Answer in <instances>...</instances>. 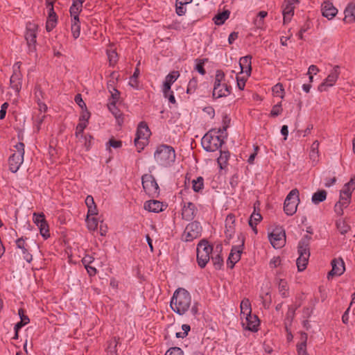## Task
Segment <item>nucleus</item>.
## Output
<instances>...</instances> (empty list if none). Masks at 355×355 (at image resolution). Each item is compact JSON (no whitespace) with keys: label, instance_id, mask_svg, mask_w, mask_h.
<instances>
[{"label":"nucleus","instance_id":"f257e3e1","mask_svg":"<svg viewBox=\"0 0 355 355\" xmlns=\"http://www.w3.org/2000/svg\"><path fill=\"white\" fill-rule=\"evenodd\" d=\"M175 157V149L167 145L159 146L154 153L157 163L164 167H168L174 164Z\"/></svg>","mask_w":355,"mask_h":355},{"label":"nucleus","instance_id":"f03ea898","mask_svg":"<svg viewBox=\"0 0 355 355\" xmlns=\"http://www.w3.org/2000/svg\"><path fill=\"white\" fill-rule=\"evenodd\" d=\"M309 244V237L308 236L302 238L298 243L299 257L296 261V264L300 272L303 271L306 268L310 256Z\"/></svg>","mask_w":355,"mask_h":355},{"label":"nucleus","instance_id":"7ed1b4c3","mask_svg":"<svg viewBox=\"0 0 355 355\" xmlns=\"http://www.w3.org/2000/svg\"><path fill=\"white\" fill-rule=\"evenodd\" d=\"M142 187L150 197L157 198L159 194V187L158 184L151 174H144L141 177Z\"/></svg>","mask_w":355,"mask_h":355},{"label":"nucleus","instance_id":"20e7f679","mask_svg":"<svg viewBox=\"0 0 355 355\" xmlns=\"http://www.w3.org/2000/svg\"><path fill=\"white\" fill-rule=\"evenodd\" d=\"M16 152L9 158V168L11 172L16 173L24 161V144L19 142L15 146Z\"/></svg>","mask_w":355,"mask_h":355},{"label":"nucleus","instance_id":"39448f33","mask_svg":"<svg viewBox=\"0 0 355 355\" xmlns=\"http://www.w3.org/2000/svg\"><path fill=\"white\" fill-rule=\"evenodd\" d=\"M212 247L207 241H201L197 247V261L200 267L204 268L210 259Z\"/></svg>","mask_w":355,"mask_h":355},{"label":"nucleus","instance_id":"423d86ee","mask_svg":"<svg viewBox=\"0 0 355 355\" xmlns=\"http://www.w3.org/2000/svg\"><path fill=\"white\" fill-rule=\"evenodd\" d=\"M300 202L299 191L297 189H292L287 195L284 205V210L288 216L293 215L297 211Z\"/></svg>","mask_w":355,"mask_h":355},{"label":"nucleus","instance_id":"0eeeda50","mask_svg":"<svg viewBox=\"0 0 355 355\" xmlns=\"http://www.w3.org/2000/svg\"><path fill=\"white\" fill-rule=\"evenodd\" d=\"M201 143L205 150L208 152H214L222 146L223 141L218 135L206 134L202 137Z\"/></svg>","mask_w":355,"mask_h":355},{"label":"nucleus","instance_id":"6e6552de","mask_svg":"<svg viewBox=\"0 0 355 355\" xmlns=\"http://www.w3.org/2000/svg\"><path fill=\"white\" fill-rule=\"evenodd\" d=\"M177 79L178 76L176 75V72L173 71L166 76L162 86V92L164 96L166 98H168V101L173 104H175L176 101L173 92L171 90V87Z\"/></svg>","mask_w":355,"mask_h":355},{"label":"nucleus","instance_id":"1a4fd4ad","mask_svg":"<svg viewBox=\"0 0 355 355\" xmlns=\"http://www.w3.org/2000/svg\"><path fill=\"white\" fill-rule=\"evenodd\" d=\"M201 231L202 227L199 223L195 221L189 223L182 235V240L186 242L191 241L200 236Z\"/></svg>","mask_w":355,"mask_h":355},{"label":"nucleus","instance_id":"9d476101","mask_svg":"<svg viewBox=\"0 0 355 355\" xmlns=\"http://www.w3.org/2000/svg\"><path fill=\"white\" fill-rule=\"evenodd\" d=\"M269 240L275 248H281L286 243V234L283 230L276 229L269 234Z\"/></svg>","mask_w":355,"mask_h":355},{"label":"nucleus","instance_id":"9b49d317","mask_svg":"<svg viewBox=\"0 0 355 355\" xmlns=\"http://www.w3.org/2000/svg\"><path fill=\"white\" fill-rule=\"evenodd\" d=\"M340 74L339 67L334 66L327 78L318 86L320 92H324L332 87L336 82Z\"/></svg>","mask_w":355,"mask_h":355},{"label":"nucleus","instance_id":"f8f14e48","mask_svg":"<svg viewBox=\"0 0 355 355\" xmlns=\"http://www.w3.org/2000/svg\"><path fill=\"white\" fill-rule=\"evenodd\" d=\"M191 295L184 288H179V315L184 314L191 304Z\"/></svg>","mask_w":355,"mask_h":355},{"label":"nucleus","instance_id":"ddd939ff","mask_svg":"<svg viewBox=\"0 0 355 355\" xmlns=\"http://www.w3.org/2000/svg\"><path fill=\"white\" fill-rule=\"evenodd\" d=\"M298 0H285L283 4L284 23L289 22L294 15V9Z\"/></svg>","mask_w":355,"mask_h":355},{"label":"nucleus","instance_id":"4468645a","mask_svg":"<svg viewBox=\"0 0 355 355\" xmlns=\"http://www.w3.org/2000/svg\"><path fill=\"white\" fill-rule=\"evenodd\" d=\"M331 266H332V269L331 271L329 272V273L327 275V278L329 279L334 277V276L341 275L345 270L344 262H343V259H333L331 261Z\"/></svg>","mask_w":355,"mask_h":355},{"label":"nucleus","instance_id":"2eb2a0df","mask_svg":"<svg viewBox=\"0 0 355 355\" xmlns=\"http://www.w3.org/2000/svg\"><path fill=\"white\" fill-rule=\"evenodd\" d=\"M321 11L322 16L329 20L332 19L338 13V9L329 1H324L322 3Z\"/></svg>","mask_w":355,"mask_h":355},{"label":"nucleus","instance_id":"dca6fc26","mask_svg":"<svg viewBox=\"0 0 355 355\" xmlns=\"http://www.w3.org/2000/svg\"><path fill=\"white\" fill-rule=\"evenodd\" d=\"M259 320L258 318L254 315H249L245 318H242L243 326L252 331H257V327L259 325Z\"/></svg>","mask_w":355,"mask_h":355},{"label":"nucleus","instance_id":"f3484780","mask_svg":"<svg viewBox=\"0 0 355 355\" xmlns=\"http://www.w3.org/2000/svg\"><path fill=\"white\" fill-rule=\"evenodd\" d=\"M36 26L35 25H31L27 27V31L25 35V38L27 42V44L29 47L30 51H34L35 50L36 43Z\"/></svg>","mask_w":355,"mask_h":355},{"label":"nucleus","instance_id":"a211bd4d","mask_svg":"<svg viewBox=\"0 0 355 355\" xmlns=\"http://www.w3.org/2000/svg\"><path fill=\"white\" fill-rule=\"evenodd\" d=\"M243 245V243L241 245L239 246H233L231 252L229 255L227 259V264L230 265V267L232 268L235 263H237L240 259L242 253V246Z\"/></svg>","mask_w":355,"mask_h":355},{"label":"nucleus","instance_id":"6ab92c4d","mask_svg":"<svg viewBox=\"0 0 355 355\" xmlns=\"http://www.w3.org/2000/svg\"><path fill=\"white\" fill-rule=\"evenodd\" d=\"M230 94V87L225 83L214 85L213 89V96L215 98H221L227 96Z\"/></svg>","mask_w":355,"mask_h":355},{"label":"nucleus","instance_id":"aec40b11","mask_svg":"<svg viewBox=\"0 0 355 355\" xmlns=\"http://www.w3.org/2000/svg\"><path fill=\"white\" fill-rule=\"evenodd\" d=\"M49 16L46 21V28L48 32H50L55 26L57 23V16L53 10V6L51 3L48 5Z\"/></svg>","mask_w":355,"mask_h":355},{"label":"nucleus","instance_id":"412c9836","mask_svg":"<svg viewBox=\"0 0 355 355\" xmlns=\"http://www.w3.org/2000/svg\"><path fill=\"white\" fill-rule=\"evenodd\" d=\"M251 56L247 55L241 58L239 61L241 73H245L246 76H249L251 73Z\"/></svg>","mask_w":355,"mask_h":355},{"label":"nucleus","instance_id":"4be33fe9","mask_svg":"<svg viewBox=\"0 0 355 355\" xmlns=\"http://www.w3.org/2000/svg\"><path fill=\"white\" fill-rule=\"evenodd\" d=\"M195 212V205L191 202H188L187 205H184L182 207V218L185 219L186 220H191L194 218Z\"/></svg>","mask_w":355,"mask_h":355},{"label":"nucleus","instance_id":"5701e85b","mask_svg":"<svg viewBox=\"0 0 355 355\" xmlns=\"http://www.w3.org/2000/svg\"><path fill=\"white\" fill-rule=\"evenodd\" d=\"M163 206L164 205L161 202L153 200L145 202L144 209L150 212L158 213L163 210Z\"/></svg>","mask_w":355,"mask_h":355},{"label":"nucleus","instance_id":"b1692460","mask_svg":"<svg viewBox=\"0 0 355 355\" xmlns=\"http://www.w3.org/2000/svg\"><path fill=\"white\" fill-rule=\"evenodd\" d=\"M21 75L20 71H17L16 69L14 70L13 74L10 77V87L18 93L21 87Z\"/></svg>","mask_w":355,"mask_h":355},{"label":"nucleus","instance_id":"393cba45","mask_svg":"<svg viewBox=\"0 0 355 355\" xmlns=\"http://www.w3.org/2000/svg\"><path fill=\"white\" fill-rule=\"evenodd\" d=\"M150 135V130L145 122H141L137 128V136L136 137L138 139H141V140L148 141V138Z\"/></svg>","mask_w":355,"mask_h":355},{"label":"nucleus","instance_id":"a878e982","mask_svg":"<svg viewBox=\"0 0 355 355\" xmlns=\"http://www.w3.org/2000/svg\"><path fill=\"white\" fill-rule=\"evenodd\" d=\"M344 21L347 23L355 22V4L349 3L347 5L344 11Z\"/></svg>","mask_w":355,"mask_h":355},{"label":"nucleus","instance_id":"bb28decb","mask_svg":"<svg viewBox=\"0 0 355 355\" xmlns=\"http://www.w3.org/2000/svg\"><path fill=\"white\" fill-rule=\"evenodd\" d=\"M234 216L228 215L225 220V234L227 238L231 239L234 233Z\"/></svg>","mask_w":355,"mask_h":355},{"label":"nucleus","instance_id":"cd10ccee","mask_svg":"<svg viewBox=\"0 0 355 355\" xmlns=\"http://www.w3.org/2000/svg\"><path fill=\"white\" fill-rule=\"evenodd\" d=\"M17 247L21 250L23 258L28 263H30L33 258L32 255L29 254L26 248L25 241L23 238H20L16 241Z\"/></svg>","mask_w":355,"mask_h":355},{"label":"nucleus","instance_id":"c85d7f7f","mask_svg":"<svg viewBox=\"0 0 355 355\" xmlns=\"http://www.w3.org/2000/svg\"><path fill=\"white\" fill-rule=\"evenodd\" d=\"M241 308V318H245L249 315L251 314L252 309H251V304L250 302L248 299H243L240 305Z\"/></svg>","mask_w":355,"mask_h":355},{"label":"nucleus","instance_id":"c756f323","mask_svg":"<svg viewBox=\"0 0 355 355\" xmlns=\"http://www.w3.org/2000/svg\"><path fill=\"white\" fill-rule=\"evenodd\" d=\"M319 142L315 140L313 142L311 146V150L309 153L310 159L312 160L313 163H317L319 157Z\"/></svg>","mask_w":355,"mask_h":355},{"label":"nucleus","instance_id":"7c9ffc66","mask_svg":"<svg viewBox=\"0 0 355 355\" xmlns=\"http://www.w3.org/2000/svg\"><path fill=\"white\" fill-rule=\"evenodd\" d=\"M327 198V192L324 190H320L314 193L311 198V201L313 204L318 205L320 202L324 201Z\"/></svg>","mask_w":355,"mask_h":355},{"label":"nucleus","instance_id":"2f4dec72","mask_svg":"<svg viewBox=\"0 0 355 355\" xmlns=\"http://www.w3.org/2000/svg\"><path fill=\"white\" fill-rule=\"evenodd\" d=\"M71 33L74 39H77L80 33V26L79 18H73L71 19Z\"/></svg>","mask_w":355,"mask_h":355},{"label":"nucleus","instance_id":"473e14b6","mask_svg":"<svg viewBox=\"0 0 355 355\" xmlns=\"http://www.w3.org/2000/svg\"><path fill=\"white\" fill-rule=\"evenodd\" d=\"M301 339L302 343L298 344L297 346L298 355H308L306 352L307 334L306 333H303L302 334Z\"/></svg>","mask_w":355,"mask_h":355},{"label":"nucleus","instance_id":"72a5a7b5","mask_svg":"<svg viewBox=\"0 0 355 355\" xmlns=\"http://www.w3.org/2000/svg\"><path fill=\"white\" fill-rule=\"evenodd\" d=\"M262 219V216L260 213L257 212L255 210L252 214L250 220H249V225L256 232V226L259 222Z\"/></svg>","mask_w":355,"mask_h":355},{"label":"nucleus","instance_id":"f704fd0d","mask_svg":"<svg viewBox=\"0 0 355 355\" xmlns=\"http://www.w3.org/2000/svg\"><path fill=\"white\" fill-rule=\"evenodd\" d=\"M108 108L110 111L114 115L119 125L123 123V118L121 117L122 114L120 110L116 107L115 103H110L108 104Z\"/></svg>","mask_w":355,"mask_h":355},{"label":"nucleus","instance_id":"c9c22d12","mask_svg":"<svg viewBox=\"0 0 355 355\" xmlns=\"http://www.w3.org/2000/svg\"><path fill=\"white\" fill-rule=\"evenodd\" d=\"M230 15V12L229 10H225L220 13H218L214 18V22L217 25L223 24L225 20H227Z\"/></svg>","mask_w":355,"mask_h":355},{"label":"nucleus","instance_id":"e433bc0d","mask_svg":"<svg viewBox=\"0 0 355 355\" xmlns=\"http://www.w3.org/2000/svg\"><path fill=\"white\" fill-rule=\"evenodd\" d=\"M355 189V178H352L351 180L345 184L340 191L344 195H349L351 196L352 191Z\"/></svg>","mask_w":355,"mask_h":355},{"label":"nucleus","instance_id":"4c0bfd02","mask_svg":"<svg viewBox=\"0 0 355 355\" xmlns=\"http://www.w3.org/2000/svg\"><path fill=\"white\" fill-rule=\"evenodd\" d=\"M37 227L40 229V232L41 235L44 238L47 239L50 236L49 225L46 220H43L41 223H40Z\"/></svg>","mask_w":355,"mask_h":355},{"label":"nucleus","instance_id":"58836bf2","mask_svg":"<svg viewBox=\"0 0 355 355\" xmlns=\"http://www.w3.org/2000/svg\"><path fill=\"white\" fill-rule=\"evenodd\" d=\"M192 188L194 191L199 192L204 187V180L202 177H198L196 180H191Z\"/></svg>","mask_w":355,"mask_h":355},{"label":"nucleus","instance_id":"ea45409f","mask_svg":"<svg viewBox=\"0 0 355 355\" xmlns=\"http://www.w3.org/2000/svg\"><path fill=\"white\" fill-rule=\"evenodd\" d=\"M86 223L87 228L90 231H95L98 227V221L94 217L90 218V216H87Z\"/></svg>","mask_w":355,"mask_h":355},{"label":"nucleus","instance_id":"a19ab883","mask_svg":"<svg viewBox=\"0 0 355 355\" xmlns=\"http://www.w3.org/2000/svg\"><path fill=\"white\" fill-rule=\"evenodd\" d=\"M336 226L342 234H345L349 230V226L343 219H339L336 221Z\"/></svg>","mask_w":355,"mask_h":355},{"label":"nucleus","instance_id":"79ce46f5","mask_svg":"<svg viewBox=\"0 0 355 355\" xmlns=\"http://www.w3.org/2000/svg\"><path fill=\"white\" fill-rule=\"evenodd\" d=\"M273 95L283 98L284 96V89L283 85L280 83L276 84L272 89Z\"/></svg>","mask_w":355,"mask_h":355},{"label":"nucleus","instance_id":"37998d69","mask_svg":"<svg viewBox=\"0 0 355 355\" xmlns=\"http://www.w3.org/2000/svg\"><path fill=\"white\" fill-rule=\"evenodd\" d=\"M229 155L230 154L228 152H220V155L218 158V164L220 166V168H223L225 166L229 158Z\"/></svg>","mask_w":355,"mask_h":355},{"label":"nucleus","instance_id":"c03bdc74","mask_svg":"<svg viewBox=\"0 0 355 355\" xmlns=\"http://www.w3.org/2000/svg\"><path fill=\"white\" fill-rule=\"evenodd\" d=\"M278 288L279 293L283 296H286V291H288L287 282L282 279H280L278 282Z\"/></svg>","mask_w":355,"mask_h":355},{"label":"nucleus","instance_id":"a18cd8bd","mask_svg":"<svg viewBox=\"0 0 355 355\" xmlns=\"http://www.w3.org/2000/svg\"><path fill=\"white\" fill-rule=\"evenodd\" d=\"M87 127L86 122H80L76 126V137L78 139L83 138V133L85 128Z\"/></svg>","mask_w":355,"mask_h":355},{"label":"nucleus","instance_id":"49530a36","mask_svg":"<svg viewBox=\"0 0 355 355\" xmlns=\"http://www.w3.org/2000/svg\"><path fill=\"white\" fill-rule=\"evenodd\" d=\"M107 54L110 65H114L117 62V53L114 50H107Z\"/></svg>","mask_w":355,"mask_h":355},{"label":"nucleus","instance_id":"de8ad7c7","mask_svg":"<svg viewBox=\"0 0 355 355\" xmlns=\"http://www.w3.org/2000/svg\"><path fill=\"white\" fill-rule=\"evenodd\" d=\"M170 306L174 312L178 313V289H176L173 293Z\"/></svg>","mask_w":355,"mask_h":355},{"label":"nucleus","instance_id":"09e8293b","mask_svg":"<svg viewBox=\"0 0 355 355\" xmlns=\"http://www.w3.org/2000/svg\"><path fill=\"white\" fill-rule=\"evenodd\" d=\"M139 75V69L138 67H136L135 71L132 75V76L130 78V85H131L132 87H137L138 82H137V78Z\"/></svg>","mask_w":355,"mask_h":355},{"label":"nucleus","instance_id":"8fccbe9b","mask_svg":"<svg viewBox=\"0 0 355 355\" xmlns=\"http://www.w3.org/2000/svg\"><path fill=\"white\" fill-rule=\"evenodd\" d=\"M225 73L221 70H217L216 72L214 85H219L220 83H225Z\"/></svg>","mask_w":355,"mask_h":355},{"label":"nucleus","instance_id":"3c124183","mask_svg":"<svg viewBox=\"0 0 355 355\" xmlns=\"http://www.w3.org/2000/svg\"><path fill=\"white\" fill-rule=\"evenodd\" d=\"M197 87V80L195 78H193L190 80L187 89V94H192Z\"/></svg>","mask_w":355,"mask_h":355},{"label":"nucleus","instance_id":"603ef678","mask_svg":"<svg viewBox=\"0 0 355 355\" xmlns=\"http://www.w3.org/2000/svg\"><path fill=\"white\" fill-rule=\"evenodd\" d=\"M148 141L141 140V139H138L135 137V144L137 147L138 152H141V150L144 149V146L147 144Z\"/></svg>","mask_w":355,"mask_h":355},{"label":"nucleus","instance_id":"864d4df0","mask_svg":"<svg viewBox=\"0 0 355 355\" xmlns=\"http://www.w3.org/2000/svg\"><path fill=\"white\" fill-rule=\"evenodd\" d=\"M282 104H281V103H279L272 107V110L270 112V115L272 116H277L279 114H280L282 113Z\"/></svg>","mask_w":355,"mask_h":355},{"label":"nucleus","instance_id":"5fc2aeb1","mask_svg":"<svg viewBox=\"0 0 355 355\" xmlns=\"http://www.w3.org/2000/svg\"><path fill=\"white\" fill-rule=\"evenodd\" d=\"M45 220V216L43 213H34L33 214V221L34 223L38 225L40 223H41L43 220Z\"/></svg>","mask_w":355,"mask_h":355},{"label":"nucleus","instance_id":"6e6d98bb","mask_svg":"<svg viewBox=\"0 0 355 355\" xmlns=\"http://www.w3.org/2000/svg\"><path fill=\"white\" fill-rule=\"evenodd\" d=\"M268 13L266 11H260L258 13L257 17H259V19H257L255 21V24L258 27H260L263 24V19L267 16Z\"/></svg>","mask_w":355,"mask_h":355},{"label":"nucleus","instance_id":"4d7b16f0","mask_svg":"<svg viewBox=\"0 0 355 355\" xmlns=\"http://www.w3.org/2000/svg\"><path fill=\"white\" fill-rule=\"evenodd\" d=\"M212 261L216 269H220L223 264V259L220 255H216L214 257H212Z\"/></svg>","mask_w":355,"mask_h":355},{"label":"nucleus","instance_id":"13d9d810","mask_svg":"<svg viewBox=\"0 0 355 355\" xmlns=\"http://www.w3.org/2000/svg\"><path fill=\"white\" fill-rule=\"evenodd\" d=\"M350 198H351V196H349V195H344L343 192L340 191V202H341V203H343V205L347 207V205H349V200H350Z\"/></svg>","mask_w":355,"mask_h":355},{"label":"nucleus","instance_id":"bf43d9fd","mask_svg":"<svg viewBox=\"0 0 355 355\" xmlns=\"http://www.w3.org/2000/svg\"><path fill=\"white\" fill-rule=\"evenodd\" d=\"M107 144L109 145L110 147L119 148L121 146L122 142L119 140H115L114 139L112 138L109 140Z\"/></svg>","mask_w":355,"mask_h":355},{"label":"nucleus","instance_id":"052dcab7","mask_svg":"<svg viewBox=\"0 0 355 355\" xmlns=\"http://www.w3.org/2000/svg\"><path fill=\"white\" fill-rule=\"evenodd\" d=\"M89 117L90 113L85 108V110H83V112L80 116V122H86L87 123Z\"/></svg>","mask_w":355,"mask_h":355},{"label":"nucleus","instance_id":"680f3d73","mask_svg":"<svg viewBox=\"0 0 355 355\" xmlns=\"http://www.w3.org/2000/svg\"><path fill=\"white\" fill-rule=\"evenodd\" d=\"M237 86L241 89L243 90L245 85L246 78L245 77H236Z\"/></svg>","mask_w":355,"mask_h":355},{"label":"nucleus","instance_id":"e2e57ef3","mask_svg":"<svg viewBox=\"0 0 355 355\" xmlns=\"http://www.w3.org/2000/svg\"><path fill=\"white\" fill-rule=\"evenodd\" d=\"M345 207L341 202H337L334 206V210L336 213L340 216L343 215V208Z\"/></svg>","mask_w":355,"mask_h":355},{"label":"nucleus","instance_id":"0e129e2a","mask_svg":"<svg viewBox=\"0 0 355 355\" xmlns=\"http://www.w3.org/2000/svg\"><path fill=\"white\" fill-rule=\"evenodd\" d=\"M75 102L81 107L82 109L86 108V105L83 101L82 96L80 94L76 95L75 96Z\"/></svg>","mask_w":355,"mask_h":355},{"label":"nucleus","instance_id":"69168bd1","mask_svg":"<svg viewBox=\"0 0 355 355\" xmlns=\"http://www.w3.org/2000/svg\"><path fill=\"white\" fill-rule=\"evenodd\" d=\"M18 314L20 317L21 321H22L23 323L28 324L30 322L28 317L24 314V311L22 309H19Z\"/></svg>","mask_w":355,"mask_h":355},{"label":"nucleus","instance_id":"338daca9","mask_svg":"<svg viewBox=\"0 0 355 355\" xmlns=\"http://www.w3.org/2000/svg\"><path fill=\"white\" fill-rule=\"evenodd\" d=\"M281 263V259L279 257H273L270 261V266L271 268H276Z\"/></svg>","mask_w":355,"mask_h":355},{"label":"nucleus","instance_id":"774afa93","mask_svg":"<svg viewBox=\"0 0 355 355\" xmlns=\"http://www.w3.org/2000/svg\"><path fill=\"white\" fill-rule=\"evenodd\" d=\"M87 208H88V211H87V216H96L98 214V209H97L96 205L91 206V207L89 206Z\"/></svg>","mask_w":355,"mask_h":355}]
</instances>
